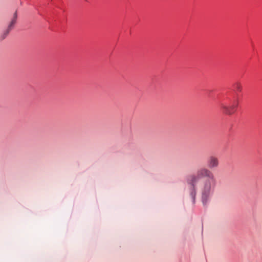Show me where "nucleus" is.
Listing matches in <instances>:
<instances>
[{
	"label": "nucleus",
	"instance_id": "nucleus-6",
	"mask_svg": "<svg viewBox=\"0 0 262 262\" xmlns=\"http://www.w3.org/2000/svg\"><path fill=\"white\" fill-rule=\"evenodd\" d=\"M234 89L238 92H241L242 90V85L239 83H236L234 85Z\"/></svg>",
	"mask_w": 262,
	"mask_h": 262
},
{
	"label": "nucleus",
	"instance_id": "nucleus-2",
	"mask_svg": "<svg viewBox=\"0 0 262 262\" xmlns=\"http://www.w3.org/2000/svg\"><path fill=\"white\" fill-rule=\"evenodd\" d=\"M216 185V180L214 177L204 179L202 183L200 191L201 200L204 206H206L211 199Z\"/></svg>",
	"mask_w": 262,
	"mask_h": 262
},
{
	"label": "nucleus",
	"instance_id": "nucleus-1",
	"mask_svg": "<svg viewBox=\"0 0 262 262\" xmlns=\"http://www.w3.org/2000/svg\"><path fill=\"white\" fill-rule=\"evenodd\" d=\"M214 177L213 173L207 168L202 167L197 170L196 174L190 175L187 180V183L190 185L189 194L192 200L193 203L195 202L196 193V185L199 180L204 177L211 178Z\"/></svg>",
	"mask_w": 262,
	"mask_h": 262
},
{
	"label": "nucleus",
	"instance_id": "nucleus-4",
	"mask_svg": "<svg viewBox=\"0 0 262 262\" xmlns=\"http://www.w3.org/2000/svg\"><path fill=\"white\" fill-rule=\"evenodd\" d=\"M207 166L210 169L216 168L219 167L220 162L219 158L214 156H210L207 160Z\"/></svg>",
	"mask_w": 262,
	"mask_h": 262
},
{
	"label": "nucleus",
	"instance_id": "nucleus-5",
	"mask_svg": "<svg viewBox=\"0 0 262 262\" xmlns=\"http://www.w3.org/2000/svg\"><path fill=\"white\" fill-rule=\"evenodd\" d=\"M16 19H17V14H16V12H15V13L14 14L13 18L12 19L11 21L10 22L7 30L6 31H5L4 34L1 36L2 39H5V37L7 36V35L9 34V31L12 29L13 26L16 23Z\"/></svg>",
	"mask_w": 262,
	"mask_h": 262
},
{
	"label": "nucleus",
	"instance_id": "nucleus-3",
	"mask_svg": "<svg viewBox=\"0 0 262 262\" xmlns=\"http://www.w3.org/2000/svg\"><path fill=\"white\" fill-rule=\"evenodd\" d=\"M238 105V101L237 100H234L230 105H227L224 103H221L220 104L221 108L223 112L228 115L234 114L236 111Z\"/></svg>",
	"mask_w": 262,
	"mask_h": 262
}]
</instances>
